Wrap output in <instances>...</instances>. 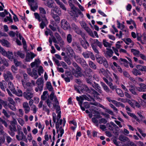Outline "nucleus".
I'll use <instances>...</instances> for the list:
<instances>
[{
    "instance_id": "nucleus-41",
    "label": "nucleus",
    "mask_w": 146,
    "mask_h": 146,
    "mask_svg": "<svg viewBox=\"0 0 146 146\" xmlns=\"http://www.w3.org/2000/svg\"><path fill=\"white\" fill-rule=\"evenodd\" d=\"M46 87L48 90L50 91H52L53 90V88L52 86L51 83L49 82H48L46 83Z\"/></svg>"
},
{
    "instance_id": "nucleus-42",
    "label": "nucleus",
    "mask_w": 146,
    "mask_h": 146,
    "mask_svg": "<svg viewBox=\"0 0 146 146\" xmlns=\"http://www.w3.org/2000/svg\"><path fill=\"white\" fill-rule=\"evenodd\" d=\"M28 4L30 6L31 9L33 11H35L38 8V6L36 3L34 6H33L31 3H28Z\"/></svg>"
},
{
    "instance_id": "nucleus-46",
    "label": "nucleus",
    "mask_w": 146,
    "mask_h": 146,
    "mask_svg": "<svg viewBox=\"0 0 146 146\" xmlns=\"http://www.w3.org/2000/svg\"><path fill=\"white\" fill-rule=\"evenodd\" d=\"M125 42L126 44H129L130 43H132V46H129V47L130 48L132 47L134 45V43L133 42H132V41L131 39L130 38H127L125 41Z\"/></svg>"
},
{
    "instance_id": "nucleus-33",
    "label": "nucleus",
    "mask_w": 146,
    "mask_h": 146,
    "mask_svg": "<svg viewBox=\"0 0 146 146\" xmlns=\"http://www.w3.org/2000/svg\"><path fill=\"white\" fill-rule=\"evenodd\" d=\"M131 52L133 53L134 55L136 56H139L140 53L139 50L133 48L131 49Z\"/></svg>"
},
{
    "instance_id": "nucleus-17",
    "label": "nucleus",
    "mask_w": 146,
    "mask_h": 146,
    "mask_svg": "<svg viewBox=\"0 0 146 146\" xmlns=\"http://www.w3.org/2000/svg\"><path fill=\"white\" fill-rule=\"evenodd\" d=\"M79 40L81 45L85 49L87 48V46H90L89 43L86 40L84 41L82 38H79Z\"/></svg>"
},
{
    "instance_id": "nucleus-29",
    "label": "nucleus",
    "mask_w": 146,
    "mask_h": 146,
    "mask_svg": "<svg viewBox=\"0 0 146 146\" xmlns=\"http://www.w3.org/2000/svg\"><path fill=\"white\" fill-rule=\"evenodd\" d=\"M96 60L97 62L99 64H102L103 63L104 60H105V58L104 57H97L96 55Z\"/></svg>"
},
{
    "instance_id": "nucleus-40",
    "label": "nucleus",
    "mask_w": 146,
    "mask_h": 146,
    "mask_svg": "<svg viewBox=\"0 0 146 146\" xmlns=\"http://www.w3.org/2000/svg\"><path fill=\"white\" fill-rule=\"evenodd\" d=\"M68 3L71 9L74 13H76L77 11V8L75 7L74 5L72 4V1H69Z\"/></svg>"
},
{
    "instance_id": "nucleus-28",
    "label": "nucleus",
    "mask_w": 146,
    "mask_h": 146,
    "mask_svg": "<svg viewBox=\"0 0 146 146\" xmlns=\"http://www.w3.org/2000/svg\"><path fill=\"white\" fill-rule=\"evenodd\" d=\"M22 84L25 88H27L29 87H33L32 84L30 82H25L24 81H22Z\"/></svg>"
},
{
    "instance_id": "nucleus-22",
    "label": "nucleus",
    "mask_w": 146,
    "mask_h": 146,
    "mask_svg": "<svg viewBox=\"0 0 146 146\" xmlns=\"http://www.w3.org/2000/svg\"><path fill=\"white\" fill-rule=\"evenodd\" d=\"M54 12L58 14L59 15H60L61 14V11L59 10V9L57 7H54L53 9L51 10V14H54Z\"/></svg>"
},
{
    "instance_id": "nucleus-43",
    "label": "nucleus",
    "mask_w": 146,
    "mask_h": 146,
    "mask_svg": "<svg viewBox=\"0 0 146 146\" xmlns=\"http://www.w3.org/2000/svg\"><path fill=\"white\" fill-rule=\"evenodd\" d=\"M7 52L3 47L0 46V53L4 56H7Z\"/></svg>"
},
{
    "instance_id": "nucleus-21",
    "label": "nucleus",
    "mask_w": 146,
    "mask_h": 146,
    "mask_svg": "<svg viewBox=\"0 0 146 146\" xmlns=\"http://www.w3.org/2000/svg\"><path fill=\"white\" fill-rule=\"evenodd\" d=\"M0 42L2 44L3 46H6L7 47H10V45L9 42L7 40L4 39H2L1 40H0Z\"/></svg>"
},
{
    "instance_id": "nucleus-34",
    "label": "nucleus",
    "mask_w": 146,
    "mask_h": 146,
    "mask_svg": "<svg viewBox=\"0 0 146 146\" xmlns=\"http://www.w3.org/2000/svg\"><path fill=\"white\" fill-rule=\"evenodd\" d=\"M32 74H33V75L31 76L33 77L34 79H36L38 77L37 70H35V68H33V69Z\"/></svg>"
},
{
    "instance_id": "nucleus-2",
    "label": "nucleus",
    "mask_w": 146,
    "mask_h": 146,
    "mask_svg": "<svg viewBox=\"0 0 146 146\" xmlns=\"http://www.w3.org/2000/svg\"><path fill=\"white\" fill-rule=\"evenodd\" d=\"M36 83L37 85V86L35 88V91L36 92H38L39 90L40 92L42 91L43 90L44 84V80L43 78H39L37 80Z\"/></svg>"
},
{
    "instance_id": "nucleus-10",
    "label": "nucleus",
    "mask_w": 146,
    "mask_h": 146,
    "mask_svg": "<svg viewBox=\"0 0 146 146\" xmlns=\"http://www.w3.org/2000/svg\"><path fill=\"white\" fill-rule=\"evenodd\" d=\"M3 76L5 80L7 81L13 79L11 73L9 71H7L4 74Z\"/></svg>"
},
{
    "instance_id": "nucleus-1",
    "label": "nucleus",
    "mask_w": 146,
    "mask_h": 146,
    "mask_svg": "<svg viewBox=\"0 0 146 146\" xmlns=\"http://www.w3.org/2000/svg\"><path fill=\"white\" fill-rule=\"evenodd\" d=\"M46 102L47 105L51 109L55 108L56 107L57 109L56 110V112L58 113L57 117H56V115L54 113H53L52 116V119L53 122L55 123V127L56 130V133H58L57 137L58 138L60 136L62 137L64 133V130L62 127H64L66 123L65 119L64 118L63 119H60L61 112L60 111V108L57 104H56L54 102H52L49 99H47L46 101Z\"/></svg>"
},
{
    "instance_id": "nucleus-56",
    "label": "nucleus",
    "mask_w": 146,
    "mask_h": 146,
    "mask_svg": "<svg viewBox=\"0 0 146 146\" xmlns=\"http://www.w3.org/2000/svg\"><path fill=\"white\" fill-rule=\"evenodd\" d=\"M136 87L132 88V89H129V90L133 94L135 95H137V93L136 92V89H137Z\"/></svg>"
},
{
    "instance_id": "nucleus-5",
    "label": "nucleus",
    "mask_w": 146,
    "mask_h": 146,
    "mask_svg": "<svg viewBox=\"0 0 146 146\" xmlns=\"http://www.w3.org/2000/svg\"><path fill=\"white\" fill-rule=\"evenodd\" d=\"M90 42L92 47L96 46L95 45H97L100 48H101L102 46V42H99L98 39H90Z\"/></svg>"
},
{
    "instance_id": "nucleus-59",
    "label": "nucleus",
    "mask_w": 146,
    "mask_h": 146,
    "mask_svg": "<svg viewBox=\"0 0 146 146\" xmlns=\"http://www.w3.org/2000/svg\"><path fill=\"white\" fill-rule=\"evenodd\" d=\"M63 58L64 60L68 64V65H70L71 64V62L70 59L66 56H64Z\"/></svg>"
},
{
    "instance_id": "nucleus-51",
    "label": "nucleus",
    "mask_w": 146,
    "mask_h": 146,
    "mask_svg": "<svg viewBox=\"0 0 146 146\" xmlns=\"http://www.w3.org/2000/svg\"><path fill=\"white\" fill-rule=\"evenodd\" d=\"M66 39L68 43H71L72 39V35L70 34H69L67 35Z\"/></svg>"
},
{
    "instance_id": "nucleus-48",
    "label": "nucleus",
    "mask_w": 146,
    "mask_h": 146,
    "mask_svg": "<svg viewBox=\"0 0 146 146\" xmlns=\"http://www.w3.org/2000/svg\"><path fill=\"white\" fill-rule=\"evenodd\" d=\"M93 113L94 114V117L97 118H101L102 116L100 115V113L97 111H95Z\"/></svg>"
},
{
    "instance_id": "nucleus-47",
    "label": "nucleus",
    "mask_w": 146,
    "mask_h": 146,
    "mask_svg": "<svg viewBox=\"0 0 146 146\" xmlns=\"http://www.w3.org/2000/svg\"><path fill=\"white\" fill-rule=\"evenodd\" d=\"M76 99L79 102V104L80 105H81V104H82L83 101L84 100L83 96H80L79 97L77 96Z\"/></svg>"
},
{
    "instance_id": "nucleus-16",
    "label": "nucleus",
    "mask_w": 146,
    "mask_h": 146,
    "mask_svg": "<svg viewBox=\"0 0 146 146\" xmlns=\"http://www.w3.org/2000/svg\"><path fill=\"white\" fill-rule=\"evenodd\" d=\"M8 85L9 89L12 92L17 96H18V93L15 90V88L13 84L11 82H9Z\"/></svg>"
},
{
    "instance_id": "nucleus-19",
    "label": "nucleus",
    "mask_w": 146,
    "mask_h": 146,
    "mask_svg": "<svg viewBox=\"0 0 146 146\" xmlns=\"http://www.w3.org/2000/svg\"><path fill=\"white\" fill-rule=\"evenodd\" d=\"M140 87L137 88V90L139 92H145L146 90V85L141 83L139 84Z\"/></svg>"
},
{
    "instance_id": "nucleus-25",
    "label": "nucleus",
    "mask_w": 146,
    "mask_h": 146,
    "mask_svg": "<svg viewBox=\"0 0 146 146\" xmlns=\"http://www.w3.org/2000/svg\"><path fill=\"white\" fill-rule=\"evenodd\" d=\"M16 121H12L11 123V125L10 126V128L12 131H16V128L15 126Z\"/></svg>"
},
{
    "instance_id": "nucleus-52",
    "label": "nucleus",
    "mask_w": 146,
    "mask_h": 146,
    "mask_svg": "<svg viewBox=\"0 0 146 146\" xmlns=\"http://www.w3.org/2000/svg\"><path fill=\"white\" fill-rule=\"evenodd\" d=\"M91 78L92 76H89L88 78L86 79V81L88 84L92 86L94 84L92 83V80H91Z\"/></svg>"
},
{
    "instance_id": "nucleus-55",
    "label": "nucleus",
    "mask_w": 146,
    "mask_h": 146,
    "mask_svg": "<svg viewBox=\"0 0 146 146\" xmlns=\"http://www.w3.org/2000/svg\"><path fill=\"white\" fill-rule=\"evenodd\" d=\"M80 25L82 27L84 28L86 31L90 30V29L86 27V25L85 23L83 21L81 22Z\"/></svg>"
},
{
    "instance_id": "nucleus-26",
    "label": "nucleus",
    "mask_w": 146,
    "mask_h": 146,
    "mask_svg": "<svg viewBox=\"0 0 146 146\" xmlns=\"http://www.w3.org/2000/svg\"><path fill=\"white\" fill-rule=\"evenodd\" d=\"M73 74L76 77H81L82 76L83 74L81 72V71H75L72 72Z\"/></svg>"
},
{
    "instance_id": "nucleus-4",
    "label": "nucleus",
    "mask_w": 146,
    "mask_h": 146,
    "mask_svg": "<svg viewBox=\"0 0 146 146\" xmlns=\"http://www.w3.org/2000/svg\"><path fill=\"white\" fill-rule=\"evenodd\" d=\"M33 90L32 88L27 89L26 92L23 93V96L27 100H30L33 96V94L32 92Z\"/></svg>"
},
{
    "instance_id": "nucleus-6",
    "label": "nucleus",
    "mask_w": 146,
    "mask_h": 146,
    "mask_svg": "<svg viewBox=\"0 0 146 146\" xmlns=\"http://www.w3.org/2000/svg\"><path fill=\"white\" fill-rule=\"evenodd\" d=\"M14 57L13 56V52L11 51H8L7 53V56H5V57H7L9 60H14L15 59H17L18 56V52H14Z\"/></svg>"
},
{
    "instance_id": "nucleus-24",
    "label": "nucleus",
    "mask_w": 146,
    "mask_h": 146,
    "mask_svg": "<svg viewBox=\"0 0 146 146\" xmlns=\"http://www.w3.org/2000/svg\"><path fill=\"white\" fill-rule=\"evenodd\" d=\"M119 139L121 141L123 142L127 141L128 143L130 140L127 137L123 135H120L119 137Z\"/></svg>"
},
{
    "instance_id": "nucleus-45",
    "label": "nucleus",
    "mask_w": 146,
    "mask_h": 146,
    "mask_svg": "<svg viewBox=\"0 0 146 146\" xmlns=\"http://www.w3.org/2000/svg\"><path fill=\"white\" fill-rule=\"evenodd\" d=\"M117 23L118 28L120 29L121 30L125 28V26L123 24H121L118 21H117Z\"/></svg>"
},
{
    "instance_id": "nucleus-36",
    "label": "nucleus",
    "mask_w": 146,
    "mask_h": 146,
    "mask_svg": "<svg viewBox=\"0 0 146 146\" xmlns=\"http://www.w3.org/2000/svg\"><path fill=\"white\" fill-rule=\"evenodd\" d=\"M132 72L133 74L136 76L141 75V73L140 72V70L136 68H133L132 70Z\"/></svg>"
},
{
    "instance_id": "nucleus-60",
    "label": "nucleus",
    "mask_w": 146,
    "mask_h": 146,
    "mask_svg": "<svg viewBox=\"0 0 146 146\" xmlns=\"http://www.w3.org/2000/svg\"><path fill=\"white\" fill-rule=\"evenodd\" d=\"M43 109L44 111L46 112L47 115L49 114L50 110L46 106H43Z\"/></svg>"
},
{
    "instance_id": "nucleus-62",
    "label": "nucleus",
    "mask_w": 146,
    "mask_h": 146,
    "mask_svg": "<svg viewBox=\"0 0 146 146\" xmlns=\"http://www.w3.org/2000/svg\"><path fill=\"white\" fill-rule=\"evenodd\" d=\"M133 101H135V100H128L127 102L131 107L134 108V103Z\"/></svg>"
},
{
    "instance_id": "nucleus-13",
    "label": "nucleus",
    "mask_w": 146,
    "mask_h": 146,
    "mask_svg": "<svg viewBox=\"0 0 146 146\" xmlns=\"http://www.w3.org/2000/svg\"><path fill=\"white\" fill-rule=\"evenodd\" d=\"M14 62L15 66H12L11 68V70L13 72L15 73H17L18 72V68L17 67L18 66V62L17 59H15Z\"/></svg>"
},
{
    "instance_id": "nucleus-37",
    "label": "nucleus",
    "mask_w": 146,
    "mask_h": 146,
    "mask_svg": "<svg viewBox=\"0 0 146 146\" xmlns=\"http://www.w3.org/2000/svg\"><path fill=\"white\" fill-rule=\"evenodd\" d=\"M88 64L89 66L91 68L96 70L97 68V66L96 64L91 61H88Z\"/></svg>"
},
{
    "instance_id": "nucleus-61",
    "label": "nucleus",
    "mask_w": 146,
    "mask_h": 146,
    "mask_svg": "<svg viewBox=\"0 0 146 146\" xmlns=\"http://www.w3.org/2000/svg\"><path fill=\"white\" fill-rule=\"evenodd\" d=\"M3 135L4 136H5L6 138V140H7V142L8 143H9L11 142L12 139L10 137V136H8L6 133H5V134H4V135L3 134Z\"/></svg>"
},
{
    "instance_id": "nucleus-12",
    "label": "nucleus",
    "mask_w": 146,
    "mask_h": 146,
    "mask_svg": "<svg viewBox=\"0 0 146 146\" xmlns=\"http://www.w3.org/2000/svg\"><path fill=\"white\" fill-rule=\"evenodd\" d=\"M76 60L78 62L80 63L83 67H85L88 66L86 61L84 59L79 57H77V58H76Z\"/></svg>"
},
{
    "instance_id": "nucleus-14",
    "label": "nucleus",
    "mask_w": 146,
    "mask_h": 146,
    "mask_svg": "<svg viewBox=\"0 0 146 146\" xmlns=\"http://www.w3.org/2000/svg\"><path fill=\"white\" fill-rule=\"evenodd\" d=\"M50 100L52 102H54L56 104H58V101L55 95L53 92H52L50 95Z\"/></svg>"
},
{
    "instance_id": "nucleus-49",
    "label": "nucleus",
    "mask_w": 146,
    "mask_h": 146,
    "mask_svg": "<svg viewBox=\"0 0 146 146\" xmlns=\"http://www.w3.org/2000/svg\"><path fill=\"white\" fill-rule=\"evenodd\" d=\"M54 35L57 39L59 41H61V42L63 44L64 42L63 41H62V38H61L60 36L59 35V34L57 33H55L54 34Z\"/></svg>"
},
{
    "instance_id": "nucleus-35",
    "label": "nucleus",
    "mask_w": 146,
    "mask_h": 146,
    "mask_svg": "<svg viewBox=\"0 0 146 146\" xmlns=\"http://www.w3.org/2000/svg\"><path fill=\"white\" fill-rule=\"evenodd\" d=\"M40 12V14L41 17L44 16L46 13V11L42 7H39V8Z\"/></svg>"
},
{
    "instance_id": "nucleus-64",
    "label": "nucleus",
    "mask_w": 146,
    "mask_h": 146,
    "mask_svg": "<svg viewBox=\"0 0 146 146\" xmlns=\"http://www.w3.org/2000/svg\"><path fill=\"white\" fill-rule=\"evenodd\" d=\"M9 36L12 37H14L16 36L17 37H18V33H15L13 31H10L9 33Z\"/></svg>"
},
{
    "instance_id": "nucleus-20",
    "label": "nucleus",
    "mask_w": 146,
    "mask_h": 146,
    "mask_svg": "<svg viewBox=\"0 0 146 146\" xmlns=\"http://www.w3.org/2000/svg\"><path fill=\"white\" fill-rule=\"evenodd\" d=\"M92 86L99 93L101 94L103 93V92L101 90V87L98 84L94 82Z\"/></svg>"
},
{
    "instance_id": "nucleus-44",
    "label": "nucleus",
    "mask_w": 146,
    "mask_h": 146,
    "mask_svg": "<svg viewBox=\"0 0 146 146\" xmlns=\"http://www.w3.org/2000/svg\"><path fill=\"white\" fill-rule=\"evenodd\" d=\"M103 45L105 47L110 48L111 46V44L106 41L105 40H103Z\"/></svg>"
},
{
    "instance_id": "nucleus-58",
    "label": "nucleus",
    "mask_w": 146,
    "mask_h": 146,
    "mask_svg": "<svg viewBox=\"0 0 146 146\" xmlns=\"http://www.w3.org/2000/svg\"><path fill=\"white\" fill-rule=\"evenodd\" d=\"M57 3L59 5L60 7L62 8L63 10L66 11V9L65 8L64 5L59 0Z\"/></svg>"
},
{
    "instance_id": "nucleus-39",
    "label": "nucleus",
    "mask_w": 146,
    "mask_h": 146,
    "mask_svg": "<svg viewBox=\"0 0 146 146\" xmlns=\"http://www.w3.org/2000/svg\"><path fill=\"white\" fill-rule=\"evenodd\" d=\"M116 93L121 97H123L124 96V94L121 90L119 88H117L116 90Z\"/></svg>"
},
{
    "instance_id": "nucleus-31",
    "label": "nucleus",
    "mask_w": 146,
    "mask_h": 146,
    "mask_svg": "<svg viewBox=\"0 0 146 146\" xmlns=\"http://www.w3.org/2000/svg\"><path fill=\"white\" fill-rule=\"evenodd\" d=\"M100 84L104 90L107 93L109 92L110 91V89L104 83L102 82H100Z\"/></svg>"
},
{
    "instance_id": "nucleus-11",
    "label": "nucleus",
    "mask_w": 146,
    "mask_h": 146,
    "mask_svg": "<svg viewBox=\"0 0 146 146\" xmlns=\"http://www.w3.org/2000/svg\"><path fill=\"white\" fill-rule=\"evenodd\" d=\"M107 50L104 52L106 57L107 58H110L113 56V52L111 49L107 48Z\"/></svg>"
},
{
    "instance_id": "nucleus-57",
    "label": "nucleus",
    "mask_w": 146,
    "mask_h": 146,
    "mask_svg": "<svg viewBox=\"0 0 146 146\" xmlns=\"http://www.w3.org/2000/svg\"><path fill=\"white\" fill-rule=\"evenodd\" d=\"M113 75L114 76L113 79L115 80L116 83L117 84H119V78L118 76L115 73H113Z\"/></svg>"
},
{
    "instance_id": "nucleus-54",
    "label": "nucleus",
    "mask_w": 146,
    "mask_h": 146,
    "mask_svg": "<svg viewBox=\"0 0 146 146\" xmlns=\"http://www.w3.org/2000/svg\"><path fill=\"white\" fill-rule=\"evenodd\" d=\"M48 93L47 91H45L43 92L42 95L41 96V99L42 100H44L47 98L46 95Z\"/></svg>"
},
{
    "instance_id": "nucleus-8",
    "label": "nucleus",
    "mask_w": 146,
    "mask_h": 146,
    "mask_svg": "<svg viewBox=\"0 0 146 146\" xmlns=\"http://www.w3.org/2000/svg\"><path fill=\"white\" fill-rule=\"evenodd\" d=\"M36 56V54L32 52H27L26 54L25 60L27 62H30Z\"/></svg>"
},
{
    "instance_id": "nucleus-3",
    "label": "nucleus",
    "mask_w": 146,
    "mask_h": 146,
    "mask_svg": "<svg viewBox=\"0 0 146 146\" xmlns=\"http://www.w3.org/2000/svg\"><path fill=\"white\" fill-rule=\"evenodd\" d=\"M9 14V16H7L4 19V21L7 22L9 21L8 23H11L13 22V20L11 18V15L7 11L5 10L4 12L0 13V16L2 17H4L6 15Z\"/></svg>"
},
{
    "instance_id": "nucleus-30",
    "label": "nucleus",
    "mask_w": 146,
    "mask_h": 146,
    "mask_svg": "<svg viewBox=\"0 0 146 146\" xmlns=\"http://www.w3.org/2000/svg\"><path fill=\"white\" fill-rule=\"evenodd\" d=\"M136 67L141 71L146 72V66H145L138 65L136 66Z\"/></svg>"
},
{
    "instance_id": "nucleus-15",
    "label": "nucleus",
    "mask_w": 146,
    "mask_h": 146,
    "mask_svg": "<svg viewBox=\"0 0 146 146\" xmlns=\"http://www.w3.org/2000/svg\"><path fill=\"white\" fill-rule=\"evenodd\" d=\"M19 38L20 40H22V42L23 45V48L24 50L25 51H27V45L26 41L24 38L20 34H19Z\"/></svg>"
},
{
    "instance_id": "nucleus-27",
    "label": "nucleus",
    "mask_w": 146,
    "mask_h": 146,
    "mask_svg": "<svg viewBox=\"0 0 146 146\" xmlns=\"http://www.w3.org/2000/svg\"><path fill=\"white\" fill-rule=\"evenodd\" d=\"M99 106L100 108H101L104 109L105 110L106 112H107L109 114L112 115H113V111H112L110 110L109 109L107 108L101 104H100Z\"/></svg>"
},
{
    "instance_id": "nucleus-7",
    "label": "nucleus",
    "mask_w": 146,
    "mask_h": 146,
    "mask_svg": "<svg viewBox=\"0 0 146 146\" xmlns=\"http://www.w3.org/2000/svg\"><path fill=\"white\" fill-rule=\"evenodd\" d=\"M75 90L77 91L78 93H80V90L82 92L85 91H87L88 90V88L84 85H82L81 86H74Z\"/></svg>"
},
{
    "instance_id": "nucleus-38",
    "label": "nucleus",
    "mask_w": 146,
    "mask_h": 146,
    "mask_svg": "<svg viewBox=\"0 0 146 146\" xmlns=\"http://www.w3.org/2000/svg\"><path fill=\"white\" fill-rule=\"evenodd\" d=\"M92 54V52L90 51H86L83 52L82 55L85 58H88L90 57V55Z\"/></svg>"
},
{
    "instance_id": "nucleus-53",
    "label": "nucleus",
    "mask_w": 146,
    "mask_h": 146,
    "mask_svg": "<svg viewBox=\"0 0 146 146\" xmlns=\"http://www.w3.org/2000/svg\"><path fill=\"white\" fill-rule=\"evenodd\" d=\"M53 18L56 21L57 23H59L60 21V18L59 16L53 14H52Z\"/></svg>"
},
{
    "instance_id": "nucleus-18",
    "label": "nucleus",
    "mask_w": 146,
    "mask_h": 146,
    "mask_svg": "<svg viewBox=\"0 0 146 146\" xmlns=\"http://www.w3.org/2000/svg\"><path fill=\"white\" fill-rule=\"evenodd\" d=\"M119 61L120 64H123L124 66L127 68L129 67L128 62L125 59L120 58L119 60Z\"/></svg>"
},
{
    "instance_id": "nucleus-63",
    "label": "nucleus",
    "mask_w": 146,
    "mask_h": 146,
    "mask_svg": "<svg viewBox=\"0 0 146 146\" xmlns=\"http://www.w3.org/2000/svg\"><path fill=\"white\" fill-rule=\"evenodd\" d=\"M9 106L10 109L14 111L16 110V108L14 104H9Z\"/></svg>"
},
{
    "instance_id": "nucleus-9",
    "label": "nucleus",
    "mask_w": 146,
    "mask_h": 146,
    "mask_svg": "<svg viewBox=\"0 0 146 146\" xmlns=\"http://www.w3.org/2000/svg\"><path fill=\"white\" fill-rule=\"evenodd\" d=\"M62 27L65 30H67L70 28V25L66 20H62L61 21Z\"/></svg>"
},
{
    "instance_id": "nucleus-23",
    "label": "nucleus",
    "mask_w": 146,
    "mask_h": 146,
    "mask_svg": "<svg viewBox=\"0 0 146 146\" xmlns=\"http://www.w3.org/2000/svg\"><path fill=\"white\" fill-rule=\"evenodd\" d=\"M54 2L52 0H47L46 5L48 7L54 8Z\"/></svg>"
},
{
    "instance_id": "nucleus-50",
    "label": "nucleus",
    "mask_w": 146,
    "mask_h": 146,
    "mask_svg": "<svg viewBox=\"0 0 146 146\" xmlns=\"http://www.w3.org/2000/svg\"><path fill=\"white\" fill-rule=\"evenodd\" d=\"M66 49L70 55L72 56H73L74 54V52L71 47L68 46L67 47Z\"/></svg>"
},
{
    "instance_id": "nucleus-32",
    "label": "nucleus",
    "mask_w": 146,
    "mask_h": 146,
    "mask_svg": "<svg viewBox=\"0 0 146 146\" xmlns=\"http://www.w3.org/2000/svg\"><path fill=\"white\" fill-rule=\"evenodd\" d=\"M69 123L74 126L71 125V128L73 130H74L77 127L76 122L74 120L71 121H69Z\"/></svg>"
}]
</instances>
